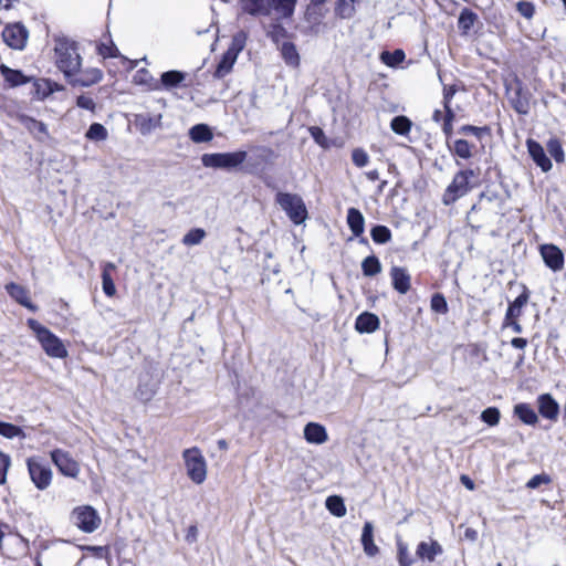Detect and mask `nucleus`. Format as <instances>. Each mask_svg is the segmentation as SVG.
Instances as JSON below:
<instances>
[{"label": "nucleus", "instance_id": "1", "mask_svg": "<svg viewBox=\"0 0 566 566\" xmlns=\"http://www.w3.org/2000/svg\"><path fill=\"white\" fill-rule=\"evenodd\" d=\"M54 52L56 66L65 77L70 80L80 72L82 57L74 41L64 36L55 39Z\"/></svg>", "mask_w": 566, "mask_h": 566}, {"label": "nucleus", "instance_id": "2", "mask_svg": "<svg viewBox=\"0 0 566 566\" xmlns=\"http://www.w3.org/2000/svg\"><path fill=\"white\" fill-rule=\"evenodd\" d=\"M27 324L35 334L38 342L41 344L42 349L48 356L53 358H64L67 356V350L62 340L49 328L41 325L34 318H29Z\"/></svg>", "mask_w": 566, "mask_h": 566}, {"label": "nucleus", "instance_id": "3", "mask_svg": "<svg viewBox=\"0 0 566 566\" xmlns=\"http://www.w3.org/2000/svg\"><path fill=\"white\" fill-rule=\"evenodd\" d=\"M275 202L295 224H301L307 218V209L303 199L295 193L277 192Z\"/></svg>", "mask_w": 566, "mask_h": 566}, {"label": "nucleus", "instance_id": "4", "mask_svg": "<svg viewBox=\"0 0 566 566\" xmlns=\"http://www.w3.org/2000/svg\"><path fill=\"white\" fill-rule=\"evenodd\" d=\"M248 154L244 150L233 153H212L203 154L201 163L207 168L231 170L239 167L247 159Z\"/></svg>", "mask_w": 566, "mask_h": 566}, {"label": "nucleus", "instance_id": "5", "mask_svg": "<svg viewBox=\"0 0 566 566\" xmlns=\"http://www.w3.org/2000/svg\"><path fill=\"white\" fill-rule=\"evenodd\" d=\"M70 521L80 531L87 534L95 532L102 523L98 512L91 505L74 507L70 514Z\"/></svg>", "mask_w": 566, "mask_h": 566}, {"label": "nucleus", "instance_id": "6", "mask_svg": "<svg viewBox=\"0 0 566 566\" xmlns=\"http://www.w3.org/2000/svg\"><path fill=\"white\" fill-rule=\"evenodd\" d=\"M188 478L196 484H201L207 478V462L197 447L186 449L182 452Z\"/></svg>", "mask_w": 566, "mask_h": 566}, {"label": "nucleus", "instance_id": "7", "mask_svg": "<svg viewBox=\"0 0 566 566\" xmlns=\"http://www.w3.org/2000/svg\"><path fill=\"white\" fill-rule=\"evenodd\" d=\"M474 177V171L471 169L460 170L453 177V180L448 186L443 193L442 201L444 205H451L459 198L467 195L470 190V179Z\"/></svg>", "mask_w": 566, "mask_h": 566}, {"label": "nucleus", "instance_id": "8", "mask_svg": "<svg viewBox=\"0 0 566 566\" xmlns=\"http://www.w3.org/2000/svg\"><path fill=\"white\" fill-rule=\"evenodd\" d=\"M509 101L514 111L521 115H527L531 109V93L524 87L522 81L515 78L506 86Z\"/></svg>", "mask_w": 566, "mask_h": 566}, {"label": "nucleus", "instance_id": "9", "mask_svg": "<svg viewBox=\"0 0 566 566\" xmlns=\"http://www.w3.org/2000/svg\"><path fill=\"white\" fill-rule=\"evenodd\" d=\"M28 471L34 485L39 490H45L52 481L51 469L36 458H30L27 461Z\"/></svg>", "mask_w": 566, "mask_h": 566}, {"label": "nucleus", "instance_id": "10", "mask_svg": "<svg viewBox=\"0 0 566 566\" xmlns=\"http://www.w3.org/2000/svg\"><path fill=\"white\" fill-rule=\"evenodd\" d=\"M2 38L11 49L23 50L29 38V31L22 23L18 22L7 25L2 31Z\"/></svg>", "mask_w": 566, "mask_h": 566}, {"label": "nucleus", "instance_id": "11", "mask_svg": "<svg viewBox=\"0 0 566 566\" xmlns=\"http://www.w3.org/2000/svg\"><path fill=\"white\" fill-rule=\"evenodd\" d=\"M51 460L61 474L70 478H76L78 475L80 465L67 451L54 449L51 451Z\"/></svg>", "mask_w": 566, "mask_h": 566}, {"label": "nucleus", "instance_id": "12", "mask_svg": "<svg viewBox=\"0 0 566 566\" xmlns=\"http://www.w3.org/2000/svg\"><path fill=\"white\" fill-rule=\"evenodd\" d=\"M187 77L185 72L178 70H170L161 73L160 80L155 81L151 85V90L154 91H172L178 87H186L187 85L184 83Z\"/></svg>", "mask_w": 566, "mask_h": 566}, {"label": "nucleus", "instance_id": "13", "mask_svg": "<svg viewBox=\"0 0 566 566\" xmlns=\"http://www.w3.org/2000/svg\"><path fill=\"white\" fill-rule=\"evenodd\" d=\"M541 255L547 268L554 272L563 270L565 259L563 251L555 244H543L539 248Z\"/></svg>", "mask_w": 566, "mask_h": 566}, {"label": "nucleus", "instance_id": "14", "mask_svg": "<svg viewBox=\"0 0 566 566\" xmlns=\"http://www.w3.org/2000/svg\"><path fill=\"white\" fill-rule=\"evenodd\" d=\"M6 291L20 305L31 312L38 311V306L30 301L29 291L24 286L11 282L6 285Z\"/></svg>", "mask_w": 566, "mask_h": 566}, {"label": "nucleus", "instance_id": "15", "mask_svg": "<svg viewBox=\"0 0 566 566\" xmlns=\"http://www.w3.org/2000/svg\"><path fill=\"white\" fill-rule=\"evenodd\" d=\"M527 150L534 163L541 167L543 171L552 169V161L546 156V153L542 145L533 139L527 140Z\"/></svg>", "mask_w": 566, "mask_h": 566}, {"label": "nucleus", "instance_id": "16", "mask_svg": "<svg viewBox=\"0 0 566 566\" xmlns=\"http://www.w3.org/2000/svg\"><path fill=\"white\" fill-rule=\"evenodd\" d=\"M538 412L542 417L556 420L559 412L558 402L549 394H543L537 398Z\"/></svg>", "mask_w": 566, "mask_h": 566}, {"label": "nucleus", "instance_id": "17", "mask_svg": "<svg viewBox=\"0 0 566 566\" xmlns=\"http://www.w3.org/2000/svg\"><path fill=\"white\" fill-rule=\"evenodd\" d=\"M304 438L308 443L323 444L328 440V434L321 423L308 422L304 427Z\"/></svg>", "mask_w": 566, "mask_h": 566}, {"label": "nucleus", "instance_id": "18", "mask_svg": "<svg viewBox=\"0 0 566 566\" xmlns=\"http://www.w3.org/2000/svg\"><path fill=\"white\" fill-rule=\"evenodd\" d=\"M443 553L442 546L437 541L420 542L417 546V556L427 562H433L437 556Z\"/></svg>", "mask_w": 566, "mask_h": 566}, {"label": "nucleus", "instance_id": "19", "mask_svg": "<svg viewBox=\"0 0 566 566\" xmlns=\"http://www.w3.org/2000/svg\"><path fill=\"white\" fill-rule=\"evenodd\" d=\"M347 226L354 237H361L365 231V218L357 208H349L346 217Z\"/></svg>", "mask_w": 566, "mask_h": 566}, {"label": "nucleus", "instance_id": "20", "mask_svg": "<svg viewBox=\"0 0 566 566\" xmlns=\"http://www.w3.org/2000/svg\"><path fill=\"white\" fill-rule=\"evenodd\" d=\"M360 541L367 556L374 557L379 553L378 546L374 543V525L371 522H365Z\"/></svg>", "mask_w": 566, "mask_h": 566}, {"label": "nucleus", "instance_id": "21", "mask_svg": "<svg viewBox=\"0 0 566 566\" xmlns=\"http://www.w3.org/2000/svg\"><path fill=\"white\" fill-rule=\"evenodd\" d=\"M103 78V73L98 69H88L80 73L78 76L70 78V83L74 86L87 87L98 83Z\"/></svg>", "mask_w": 566, "mask_h": 566}, {"label": "nucleus", "instance_id": "22", "mask_svg": "<svg viewBox=\"0 0 566 566\" xmlns=\"http://www.w3.org/2000/svg\"><path fill=\"white\" fill-rule=\"evenodd\" d=\"M379 318L376 314L364 312L356 318L355 327L359 333H373L379 328Z\"/></svg>", "mask_w": 566, "mask_h": 566}, {"label": "nucleus", "instance_id": "23", "mask_svg": "<svg viewBox=\"0 0 566 566\" xmlns=\"http://www.w3.org/2000/svg\"><path fill=\"white\" fill-rule=\"evenodd\" d=\"M390 274L394 289L400 294H406L410 289V275L406 269L394 266Z\"/></svg>", "mask_w": 566, "mask_h": 566}, {"label": "nucleus", "instance_id": "24", "mask_svg": "<svg viewBox=\"0 0 566 566\" xmlns=\"http://www.w3.org/2000/svg\"><path fill=\"white\" fill-rule=\"evenodd\" d=\"M0 73L10 87H17L30 81V77L24 75L20 70H13L6 64L0 65Z\"/></svg>", "mask_w": 566, "mask_h": 566}, {"label": "nucleus", "instance_id": "25", "mask_svg": "<svg viewBox=\"0 0 566 566\" xmlns=\"http://www.w3.org/2000/svg\"><path fill=\"white\" fill-rule=\"evenodd\" d=\"M242 10L251 15H269L270 6L266 0H240Z\"/></svg>", "mask_w": 566, "mask_h": 566}, {"label": "nucleus", "instance_id": "26", "mask_svg": "<svg viewBox=\"0 0 566 566\" xmlns=\"http://www.w3.org/2000/svg\"><path fill=\"white\" fill-rule=\"evenodd\" d=\"M448 147L453 155L462 159H470L473 156L475 145L469 143L467 139L459 138L452 140Z\"/></svg>", "mask_w": 566, "mask_h": 566}, {"label": "nucleus", "instance_id": "27", "mask_svg": "<svg viewBox=\"0 0 566 566\" xmlns=\"http://www.w3.org/2000/svg\"><path fill=\"white\" fill-rule=\"evenodd\" d=\"M514 415L518 417V419L528 426H534L538 421V417L534 409L525 402H521L515 405L514 407Z\"/></svg>", "mask_w": 566, "mask_h": 566}, {"label": "nucleus", "instance_id": "28", "mask_svg": "<svg viewBox=\"0 0 566 566\" xmlns=\"http://www.w3.org/2000/svg\"><path fill=\"white\" fill-rule=\"evenodd\" d=\"M237 56H234L232 53L224 52L217 64L216 71L213 73V77L216 78H223L226 75H228L237 61Z\"/></svg>", "mask_w": 566, "mask_h": 566}, {"label": "nucleus", "instance_id": "29", "mask_svg": "<svg viewBox=\"0 0 566 566\" xmlns=\"http://www.w3.org/2000/svg\"><path fill=\"white\" fill-rule=\"evenodd\" d=\"M297 0H270V10H275L282 18H291L294 13Z\"/></svg>", "mask_w": 566, "mask_h": 566}, {"label": "nucleus", "instance_id": "30", "mask_svg": "<svg viewBox=\"0 0 566 566\" xmlns=\"http://www.w3.org/2000/svg\"><path fill=\"white\" fill-rule=\"evenodd\" d=\"M189 137L193 143H207L213 138L210 127L206 124H197L189 129Z\"/></svg>", "mask_w": 566, "mask_h": 566}, {"label": "nucleus", "instance_id": "31", "mask_svg": "<svg viewBox=\"0 0 566 566\" xmlns=\"http://www.w3.org/2000/svg\"><path fill=\"white\" fill-rule=\"evenodd\" d=\"M281 55L287 65L292 67L300 65V55L294 43L284 42L281 46Z\"/></svg>", "mask_w": 566, "mask_h": 566}, {"label": "nucleus", "instance_id": "32", "mask_svg": "<svg viewBox=\"0 0 566 566\" xmlns=\"http://www.w3.org/2000/svg\"><path fill=\"white\" fill-rule=\"evenodd\" d=\"M359 0H337L335 6V14L340 19H350L354 17L356 9L355 3Z\"/></svg>", "mask_w": 566, "mask_h": 566}, {"label": "nucleus", "instance_id": "33", "mask_svg": "<svg viewBox=\"0 0 566 566\" xmlns=\"http://www.w3.org/2000/svg\"><path fill=\"white\" fill-rule=\"evenodd\" d=\"M412 127V122L403 115L395 116L390 122V128L400 136H407Z\"/></svg>", "mask_w": 566, "mask_h": 566}, {"label": "nucleus", "instance_id": "34", "mask_svg": "<svg viewBox=\"0 0 566 566\" xmlns=\"http://www.w3.org/2000/svg\"><path fill=\"white\" fill-rule=\"evenodd\" d=\"M325 505L331 514L335 515L336 517H343L346 514L344 500L338 495L328 496L326 499Z\"/></svg>", "mask_w": 566, "mask_h": 566}, {"label": "nucleus", "instance_id": "35", "mask_svg": "<svg viewBox=\"0 0 566 566\" xmlns=\"http://www.w3.org/2000/svg\"><path fill=\"white\" fill-rule=\"evenodd\" d=\"M361 271L365 276H375L381 272V263L376 255H368L361 262Z\"/></svg>", "mask_w": 566, "mask_h": 566}, {"label": "nucleus", "instance_id": "36", "mask_svg": "<svg viewBox=\"0 0 566 566\" xmlns=\"http://www.w3.org/2000/svg\"><path fill=\"white\" fill-rule=\"evenodd\" d=\"M370 237L377 244H385L391 240V231L382 224L374 226L370 230Z\"/></svg>", "mask_w": 566, "mask_h": 566}, {"label": "nucleus", "instance_id": "37", "mask_svg": "<svg viewBox=\"0 0 566 566\" xmlns=\"http://www.w3.org/2000/svg\"><path fill=\"white\" fill-rule=\"evenodd\" d=\"M476 19L478 15L470 9L465 8L460 12L458 27L463 33H467L474 25Z\"/></svg>", "mask_w": 566, "mask_h": 566}, {"label": "nucleus", "instance_id": "38", "mask_svg": "<svg viewBox=\"0 0 566 566\" xmlns=\"http://www.w3.org/2000/svg\"><path fill=\"white\" fill-rule=\"evenodd\" d=\"M528 296L526 294L518 295L507 307L505 321L517 318L521 315L522 307L526 304Z\"/></svg>", "mask_w": 566, "mask_h": 566}, {"label": "nucleus", "instance_id": "39", "mask_svg": "<svg viewBox=\"0 0 566 566\" xmlns=\"http://www.w3.org/2000/svg\"><path fill=\"white\" fill-rule=\"evenodd\" d=\"M207 233L201 228H193L189 230L182 238L181 242L186 247H192L200 244L201 241L206 238Z\"/></svg>", "mask_w": 566, "mask_h": 566}, {"label": "nucleus", "instance_id": "40", "mask_svg": "<svg viewBox=\"0 0 566 566\" xmlns=\"http://www.w3.org/2000/svg\"><path fill=\"white\" fill-rule=\"evenodd\" d=\"M248 40V34L244 31H239L232 36V41L227 52L232 53L238 57L240 52L244 49Z\"/></svg>", "mask_w": 566, "mask_h": 566}, {"label": "nucleus", "instance_id": "41", "mask_svg": "<svg viewBox=\"0 0 566 566\" xmlns=\"http://www.w3.org/2000/svg\"><path fill=\"white\" fill-rule=\"evenodd\" d=\"M85 137L94 142H103L108 137L107 129L99 123H93L87 129Z\"/></svg>", "mask_w": 566, "mask_h": 566}, {"label": "nucleus", "instance_id": "42", "mask_svg": "<svg viewBox=\"0 0 566 566\" xmlns=\"http://www.w3.org/2000/svg\"><path fill=\"white\" fill-rule=\"evenodd\" d=\"M405 57V52L400 49H397L394 52L384 51L380 55L381 61L390 67H395L400 64Z\"/></svg>", "mask_w": 566, "mask_h": 566}, {"label": "nucleus", "instance_id": "43", "mask_svg": "<svg viewBox=\"0 0 566 566\" xmlns=\"http://www.w3.org/2000/svg\"><path fill=\"white\" fill-rule=\"evenodd\" d=\"M0 436H3L4 438L12 439L15 437H19L21 439L25 438L24 431L15 424L0 421Z\"/></svg>", "mask_w": 566, "mask_h": 566}, {"label": "nucleus", "instance_id": "44", "mask_svg": "<svg viewBox=\"0 0 566 566\" xmlns=\"http://www.w3.org/2000/svg\"><path fill=\"white\" fill-rule=\"evenodd\" d=\"M458 133L462 135H473L478 139H482L484 135L490 134V128L488 126L478 127L473 125H463L459 128Z\"/></svg>", "mask_w": 566, "mask_h": 566}, {"label": "nucleus", "instance_id": "45", "mask_svg": "<svg viewBox=\"0 0 566 566\" xmlns=\"http://www.w3.org/2000/svg\"><path fill=\"white\" fill-rule=\"evenodd\" d=\"M547 150L556 163L564 161V150L560 142L557 138H552L547 143Z\"/></svg>", "mask_w": 566, "mask_h": 566}, {"label": "nucleus", "instance_id": "46", "mask_svg": "<svg viewBox=\"0 0 566 566\" xmlns=\"http://www.w3.org/2000/svg\"><path fill=\"white\" fill-rule=\"evenodd\" d=\"M501 413L496 407H488L481 412V420L489 426H496L500 421Z\"/></svg>", "mask_w": 566, "mask_h": 566}, {"label": "nucleus", "instance_id": "47", "mask_svg": "<svg viewBox=\"0 0 566 566\" xmlns=\"http://www.w3.org/2000/svg\"><path fill=\"white\" fill-rule=\"evenodd\" d=\"M82 549L91 553L94 557L99 559L108 560L111 558V552L108 546L85 545L82 547Z\"/></svg>", "mask_w": 566, "mask_h": 566}, {"label": "nucleus", "instance_id": "48", "mask_svg": "<svg viewBox=\"0 0 566 566\" xmlns=\"http://www.w3.org/2000/svg\"><path fill=\"white\" fill-rule=\"evenodd\" d=\"M431 308L433 312L444 314L448 312L446 297L441 293H436L431 297Z\"/></svg>", "mask_w": 566, "mask_h": 566}, {"label": "nucleus", "instance_id": "49", "mask_svg": "<svg viewBox=\"0 0 566 566\" xmlns=\"http://www.w3.org/2000/svg\"><path fill=\"white\" fill-rule=\"evenodd\" d=\"M397 548L399 566H411L413 564V559L409 555L407 545L402 542H399Z\"/></svg>", "mask_w": 566, "mask_h": 566}, {"label": "nucleus", "instance_id": "50", "mask_svg": "<svg viewBox=\"0 0 566 566\" xmlns=\"http://www.w3.org/2000/svg\"><path fill=\"white\" fill-rule=\"evenodd\" d=\"M353 163L361 168L369 163V156L363 148H355L352 153Z\"/></svg>", "mask_w": 566, "mask_h": 566}, {"label": "nucleus", "instance_id": "51", "mask_svg": "<svg viewBox=\"0 0 566 566\" xmlns=\"http://www.w3.org/2000/svg\"><path fill=\"white\" fill-rule=\"evenodd\" d=\"M134 81L140 85H148L151 88V85L156 80L150 75L148 70L142 69L136 72Z\"/></svg>", "mask_w": 566, "mask_h": 566}, {"label": "nucleus", "instance_id": "52", "mask_svg": "<svg viewBox=\"0 0 566 566\" xmlns=\"http://www.w3.org/2000/svg\"><path fill=\"white\" fill-rule=\"evenodd\" d=\"M102 287H103V292L107 296L115 295L116 287H115V284H114L111 273H108V272L102 273Z\"/></svg>", "mask_w": 566, "mask_h": 566}, {"label": "nucleus", "instance_id": "53", "mask_svg": "<svg viewBox=\"0 0 566 566\" xmlns=\"http://www.w3.org/2000/svg\"><path fill=\"white\" fill-rule=\"evenodd\" d=\"M518 13L525 19H532L535 13V7L530 1H520L516 4Z\"/></svg>", "mask_w": 566, "mask_h": 566}, {"label": "nucleus", "instance_id": "54", "mask_svg": "<svg viewBox=\"0 0 566 566\" xmlns=\"http://www.w3.org/2000/svg\"><path fill=\"white\" fill-rule=\"evenodd\" d=\"M11 464V459L8 454L0 452V485L7 481V473Z\"/></svg>", "mask_w": 566, "mask_h": 566}, {"label": "nucleus", "instance_id": "55", "mask_svg": "<svg viewBox=\"0 0 566 566\" xmlns=\"http://www.w3.org/2000/svg\"><path fill=\"white\" fill-rule=\"evenodd\" d=\"M310 134L316 144L324 148L328 147L327 138L322 128L317 126H312L310 127Z\"/></svg>", "mask_w": 566, "mask_h": 566}, {"label": "nucleus", "instance_id": "56", "mask_svg": "<svg viewBox=\"0 0 566 566\" xmlns=\"http://www.w3.org/2000/svg\"><path fill=\"white\" fill-rule=\"evenodd\" d=\"M319 6L310 4L305 11V19L310 23L318 24L321 22V13L318 12Z\"/></svg>", "mask_w": 566, "mask_h": 566}, {"label": "nucleus", "instance_id": "57", "mask_svg": "<svg viewBox=\"0 0 566 566\" xmlns=\"http://www.w3.org/2000/svg\"><path fill=\"white\" fill-rule=\"evenodd\" d=\"M551 482V478L549 475L543 473V474H536L534 475L533 478H531L527 483H526V486L528 489H537L539 485L542 484H548Z\"/></svg>", "mask_w": 566, "mask_h": 566}, {"label": "nucleus", "instance_id": "58", "mask_svg": "<svg viewBox=\"0 0 566 566\" xmlns=\"http://www.w3.org/2000/svg\"><path fill=\"white\" fill-rule=\"evenodd\" d=\"M76 105L80 108H83V109H86L90 112H95V108H96V103L94 102V99L86 95H80L76 98Z\"/></svg>", "mask_w": 566, "mask_h": 566}, {"label": "nucleus", "instance_id": "59", "mask_svg": "<svg viewBox=\"0 0 566 566\" xmlns=\"http://www.w3.org/2000/svg\"><path fill=\"white\" fill-rule=\"evenodd\" d=\"M98 53L104 57H115L118 53V50L113 43H102L98 45Z\"/></svg>", "mask_w": 566, "mask_h": 566}, {"label": "nucleus", "instance_id": "60", "mask_svg": "<svg viewBox=\"0 0 566 566\" xmlns=\"http://www.w3.org/2000/svg\"><path fill=\"white\" fill-rule=\"evenodd\" d=\"M457 93L455 85H449L443 87V105H450L451 101Z\"/></svg>", "mask_w": 566, "mask_h": 566}, {"label": "nucleus", "instance_id": "61", "mask_svg": "<svg viewBox=\"0 0 566 566\" xmlns=\"http://www.w3.org/2000/svg\"><path fill=\"white\" fill-rule=\"evenodd\" d=\"M30 123H31V125L29 126V128L31 130H34L36 133L44 134V135L48 134V128L44 123L35 120V119H30Z\"/></svg>", "mask_w": 566, "mask_h": 566}, {"label": "nucleus", "instance_id": "62", "mask_svg": "<svg viewBox=\"0 0 566 566\" xmlns=\"http://www.w3.org/2000/svg\"><path fill=\"white\" fill-rule=\"evenodd\" d=\"M442 130L446 135L447 144H448V146H450V143L452 142V130H453L452 123L443 122Z\"/></svg>", "mask_w": 566, "mask_h": 566}, {"label": "nucleus", "instance_id": "63", "mask_svg": "<svg viewBox=\"0 0 566 566\" xmlns=\"http://www.w3.org/2000/svg\"><path fill=\"white\" fill-rule=\"evenodd\" d=\"M197 537H198V528H197V526L191 525L188 528V532L186 534V541L188 543H195L197 541Z\"/></svg>", "mask_w": 566, "mask_h": 566}, {"label": "nucleus", "instance_id": "64", "mask_svg": "<svg viewBox=\"0 0 566 566\" xmlns=\"http://www.w3.org/2000/svg\"><path fill=\"white\" fill-rule=\"evenodd\" d=\"M511 345L517 349H524L527 346V339L522 337H514L511 340Z\"/></svg>", "mask_w": 566, "mask_h": 566}]
</instances>
